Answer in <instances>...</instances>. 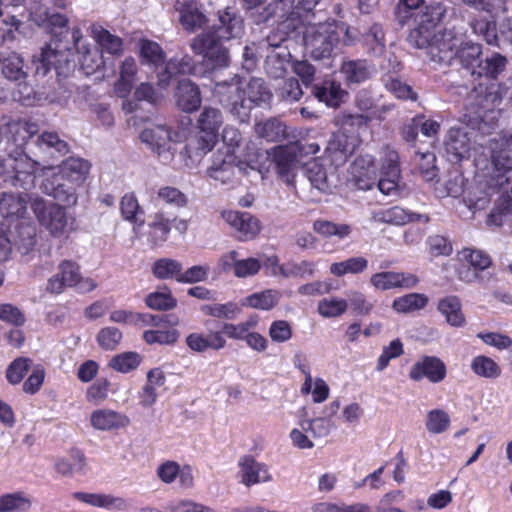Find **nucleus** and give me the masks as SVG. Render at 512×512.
<instances>
[{
  "label": "nucleus",
  "mask_w": 512,
  "mask_h": 512,
  "mask_svg": "<svg viewBox=\"0 0 512 512\" xmlns=\"http://www.w3.org/2000/svg\"><path fill=\"white\" fill-rule=\"evenodd\" d=\"M337 43L338 22L335 20L310 25L305 30L304 44L314 59L330 57Z\"/></svg>",
  "instance_id": "0eeeda50"
},
{
  "label": "nucleus",
  "mask_w": 512,
  "mask_h": 512,
  "mask_svg": "<svg viewBox=\"0 0 512 512\" xmlns=\"http://www.w3.org/2000/svg\"><path fill=\"white\" fill-rule=\"evenodd\" d=\"M90 170V163L81 158H68L58 167L64 177L79 186L87 177Z\"/></svg>",
  "instance_id": "ea45409f"
},
{
  "label": "nucleus",
  "mask_w": 512,
  "mask_h": 512,
  "mask_svg": "<svg viewBox=\"0 0 512 512\" xmlns=\"http://www.w3.org/2000/svg\"><path fill=\"white\" fill-rule=\"evenodd\" d=\"M238 467L240 483L246 487L270 482L272 480L268 466L256 461L255 458L250 455L241 457L238 462Z\"/></svg>",
  "instance_id": "f3484780"
},
{
  "label": "nucleus",
  "mask_w": 512,
  "mask_h": 512,
  "mask_svg": "<svg viewBox=\"0 0 512 512\" xmlns=\"http://www.w3.org/2000/svg\"><path fill=\"white\" fill-rule=\"evenodd\" d=\"M76 186L60 172L46 175L40 184V190L47 196L68 206L77 202Z\"/></svg>",
  "instance_id": "f8f14e48"
},
{
  "label": "nucleus",
  "mask_w": 512,
  "mask_h": 512,
  "mask_svg": "<svg viewBox=\"0 0 512 512\" xmlns=\"http://www.w3.org/2000/svg\"><path fill=\"white\" fill-rule=\"evenodd\" d=\"M196 69L193 59L185 55L181 58H171L163 64V70L158 73V84L167 87L177 76L194 74Z\"/></svg>",
  "instance_id": "5701e85b"
},
{
  "label": "nucleus",
  "mask_w": 512,
  "mask_h": 512,
  "mask_svg": "<svg viewBox=\"0 0 512 512\" xmlns=\"http://www.w3.org/2000/svg\"><path fill=\"white\" fill-rule=\"evenodd\" d=\"M212 92L221 105L241 123L249 120L253 104L267 103L272 97L262 78L254 77L245 83L238 75L217 82Z\"/></svg>",
  "instance_id": "f257e3e1"
},
{
  "label": "nucleus",
  "mask_w": 512,
  "mask_h": 512,
  "mask_svg": "<svg viewBox=\"0 0 512 512\" xmlns=\"http://www.w3.org/2000/svg\"><path fill=\"white\" fill-rule=\"evenodd\" d=\"M182 264L172 258H161L154 262L152 266L153 275L161 280L180 278L182 273Z\"/></svg>",
  "instance_id": "3c124183"
},
{
  "label": "nucleus",
  "mask_w": 512,
  "mask_h": 512,
  "mask_svg": "<svg viewBox=\"0 0 512 512\" xmlns=\"http://www.w3.org/2000/svg\"><path fill=\"white\" fill-rule=\"evenodd\" d=\"M5 131L15 145L24 147L27 152L28 144L35 140L39 133V126L37 123L25 119L10 120L5 124Z\"/></svg>",
  "instance_id": "393cba45"
},
{
  "label": "nucleus",
  "mask_w": 512,
  "mask_h": 512,
  "mask_svg": "<svg viewBox=\"0 0 512 512\" xmlns=\"http://www.w3.org/2000/svg\"><path fill=\"white\" fill-rule=\"evenodd\" d=\"M320 0H299L292 13V32L315 17V8Z\"/></svg>",
  "instance_id": "8fccbe9b"
},
{
  "label": "nucleus",
  "mask_w": 512,
  "mask_h": 512,
  "mask_svg": "<svg viewBox=\"0 0 512 512\" xmlns=\"http://www.w3.org/2000/svg\"><path fill=\"white\" fill-rule=\"evenodd\" d=\"M13 175L12 186L21 188L25 191L32 189L35 186L34 172L37 167L36 157L30 156L26 151L18 157H13Z\"/></svg>",
  "instance_id": "a211bd4d"
},
{
  "label": "nucleus",
  "mask_w": 512,
  "mask_h": 512,
  "mask_svg": "<svg viewBox=\"0 0 512 512\" xmlns=\"http://www.w3.org/2000/svg\"><path fill=\"white\" fill-rule=\"evenodd\" d=\"M218 22L213 28L202 33H211L218 40H230L241 37L244 31L243 19L232 8L226 7L217 12Z\"/></svg>",
  "instance_id": "ddd939ff"
},
{
  "label": "nucleus",
  "mask_w": 512,
  "mask_h": 512,
  "mask_svg": "<svg viewBox=\"0 0 512 512\" xmlns=\"http://www.w3.org/2000/svg\"><path fill=\"white\" fill-rule=\"evenodd\" d=\"M357 146V139L349 136L343 131L334 133L329 139L325 156L334 166H341L347 162L354 153Z\"/></svg>",
  "instance_id": "2eb2a0df"
},
{
  "label": "nucleus",
  "mask_w": 512,
  "mask_h": 512,
  "mask_svg": "<svg viewBox=\"0 0 512 512\" xmlns=\"http://www.w3.org/2000/svg\"><path fill=\"white\" fill-rule=\"evenodd\" d=\"M374 69L366 60H345L340 72L348 85L360 84L371 78Z\"/></svg>",
  "instance_id": "2f4dec72"
},
{
  "label": "nucleus",
  "mask_w": 512,
  "mask_h": 512,
  "mask_svg": "<svg viewBox=\"0 0 512 512\" xmlns=\"http://www.w3.org/2000/svg\"><path fill=\"white\" fill-rule=\"evenodd\" d=\"M91 36L99 44L102 51L111 55H120L123 51V41L120 37L111 34L98 24L90 26Z\"/></svg>",
  "instance_id": "4c0bfd02"
},
{
  "label": "nucleus",
  "mask_w": 512,
  "mask_h": 512,
  "mask_svg": "<svg viewBox=\"0 0 512 512\" xmlns=\"http://www.w3.org/2000/svg\"><path fill=\"white\" fill-rule=\"evenodd\" d=\"M434 30L416 20V27L410 31L407 40L415 48L425 50L438 37Z\"/></svg>",
  "instance_id": "13d9d810"
},
{
  "label": "nucleus",
  "mask_w": 512,
  "mask_h": 512,
  "mask_svg": "<svg viewBox=\"0 0 512 512\" xmlns=\"http://www.w3.org/2000/svg\"><path fill=\"white\" fill-rule=\"evenodd\" d=\"M77 50L80 54L81 68L86 74H92L103 66V57L99 50L86 46L77 47Z\"/></svg>",
  "instance_id": "052dcab7"
},
{
  "label": "nucleus",
  "mask_w": 512,
  "mask_h": 512,
  "mask_svg": "<svg viewBox=\"0 0 512 512\" xmlns=\"http://www.w3.org/2000/svg\"><path fill=\"white\" fill-rule=\"evenodd\" d=\"M175 101L178 108L184 112L191 113L201 105V93L199 87L189 79H182L178 82Z\"/></svg>",
  "instance_id": "a878e982"
},
{
  "label": "nucleus",
  "mask_w": 512,
  "mask_h": 512,
  "mask_svg": "<svg viewBox=\"0 0 512 512\" xmlns=\"http://www.w3.org/2000/svg\"><path fill=\"white\" fill-rule=\"evenodd\" d=\"M90 423L96 430L109 431L126 427L130 420L126 415L114 410L98 409L92 412Z\"/></svg>",
  "instance_id": "c85d7f7f"
},
{
  "label": "nucleus",
  "mask_w": 512,
  "mask_h": 512,
  "mask_svg": "<svg viewBox=\"0 0 512 512\" xmlns=\"http://www.w3.org/2000/svg\"><path fill=\"white\" fill-rule=\"evenodd\" d=\"M281 298V293L277 290L268 289L247 296L243 300V305L260 310H270L277 305Z\"/></svg>",
  "instance_id": "a18cd8bd"
},
{
  "label": "nucleus",
  "mask_w": 512,
  "mask_h": 512,
  "mask_svg": "<svg viewBox=\"0 0 512 512\" xmlns=\"http://www.w3.org/2000/svg\"><path fill=\"white\" fill-rule=\"evenodd\" d=\"M314 96L321 102L330 107L340 105L346 92L341 88L340 84L335 82H325L322 86H316L313 89Z\"/></svg>",
  "instance_id": "de8ad7c7"
},
{
  "label": "nucleus",
  "mask_w": 512,
  "mask_h": 512,
  "mask_svg": "<svg viewBox=\"0 0 512 512\" xmlns=\"http://www.w3.org/2000/svg\"><path fill=\"white\" fill-rule=\"evenodd\" d=\"M69 152L67 142L60 138L57 132L43 131L38 133L27 147V153L36 157V163L42 169H49L53 163Z\"/></svg>",
  "instance_id": "423d86ee"
},
{
  "label": "nucleus",
  "mask_w": 512,
  "mask_h": 512,
  "mask_svg": "<svg viewBox=\"0 0 512 512\" xmlns=\"http://www.w3.org/2000/svg\"><path fill=\"white\" fill-rule=\"evenodd\" d=\"M190 49L196 55H202L214 68L229 65L228 50L211 33H200L190 41Z\"/></svg>",
  "instance_id": "9d476101"
},
{
  "label": "nucleus",
  "mask_w": 512,
  "mask_h": 512,
  "mask_svg": "<svg viewBox=\"0 0 512 512\" xmlns=\"http://www.w3.org/2000/svg\"><path fill=\"white\" fill-rule=\"evenodd\" d=\"M170 230V220L165 218L162 213H157L154 221L149 224L148 241L154 247L159 246L167 240Z\"/></svg>",
  "instance_id": "864d4df0"
},
{
  "label": "nucleus",
  "mask_w": 512,
  "mask_h": 512,
  "mask_svg": "<svg viewBox=\"0 0 512 512\" xmlns=\"http://www.w3.org/2000/svg\"><path fill=\"white\" fill-rule=\"evenodd\" d=\"M32 505L24 492H15L0 496V512H25Z\"/></svg>",
  "instance_id": "5fc2aeb1"
},
{
  "label": "nucleus",
  "mask_w": 512,
  "mask_h": 512,
  "mask_svg": "<svg viewBox=\"0 0 512 512\" xmlns=\"http://www.w3.org/2000/svg\"><path fill=\"white\" fill-rule=\"evenodd\" d=\"M37 19L35 20L39 25H44L46 27H50L51 31L54 33V30L59 28L62 29L60 32V36L67 37L69 32L66 28L68 23V18L64 14L60 13H51L47 9H39L36 12Z\"/></svg>",
  "instance_id": "4d7b16f0"
},
{
  "label": "nucleus",
  "mask_w": 512,
  "mask_h": 512,
  "mask_svg": "<svg viewBox=\"0 0 512 512\" xmlns=\"http://www.w3.org/2000/svg\"><path fill=\"white\" fill-rule=\"evenodd\" d=\"M471 138L464 129L451 128L445 140V150L451 161H460L469 155Z\"/></svg>",
  "instance_id": "bb28decb"
},
{
  "label": "nucleus",
  "mask_w": 512,
  "mask_h": 512,
  "mask_svg": "<svg viewBox=\"0 0 512 512\" xmlns=\"http://www.w3.org/2000/svg\"><path fill=\"white\" fill-rule=\"evenodd\" d=\"M313 230L325 238L335 236L338 239H344L351 234L352 227L345 223H335L328 220L318 219L313 223Z\"/></svg>",
  "instance_id": "09e8293b"
},
{
  "label": "nucleus",
  "mask_w": 512,
  "mask_h": 512,
  "mask_svg": "<svg viewBox=\"0 0 512 512\" xmlns=\"http://www.w3.org/2000/svg\"><path fill=\"white\" fill-rule=\"evenodd\" d=\"M428 303V297L420 293H410L396 298L393 301V309L399 313H410L420 310Z\"/></svg>",
  "instance_id": "6e6d98bb"
},
{
  "label": "nucleus",
  "mask_w": 512,
  "mask_h": 512,
  "mask_svg": "<svg viewBox=\"0 0 512 512\" xmlns=\"http://www.w3.org/2000/svg\"><path fill=\"white\" fill-rule=\"evenodd\" d=\"M254 131L258 137L270 142H280L288 137L287 126L278 118L257 122Z\"/></svg>",
  "instance_id": "f704fd0d"
},
{
  "label": "nucleus",
  "mask_w": 512,
  "mask_h": 512,
  "mask_svg": "<svg viewBox=\"0 0 512 512\" xmlns=\"http://www.w3.org/2000/svg\"><path fill=\"white\" fill-rule=\"evenodd\" d=\"M510 179L504 174H494L484 179H480L474 186L470 188L467 196L463 199L467 208L475 213L486 209L492 197L496 194H501L497 200L496 208L491 211L499 214L498 204L503 194H510L506 190V186L509 184Z\"/></svg>",
  "instance_id": "20e7f679"
},
{
  "label": "nucleus",
  "mask_w": 512,
  "mask_h": 512,
  "mask_svg": "<svg viewBox=\"0 0 512 512\" xmlns=\"http://www.w3.org/2000/svg\"><path fill=\"white\" fill-rule=\"evenodd\" d=\"M305 174L314 188L322 192L329 189L327 173L322 164L317 161L309 162L305 167Z\"/></svg>",
  "instance_id": "338daca9"
},
{
  "label": "nucleus",
  "mask_w": 512,
  "mask_h": 512,
  "mask_svg": "<svg viewBox=\"0 0 512 512\" xmlns=\"http://www.w3.org/2000/svg\"><path fill=\"white\" fill-rule=\"evenodd\" d=\"M217 140L199 132L190 138L185 146V154L194 161L200 160L206 153L212 150Z\"/></svg>",
  "instance_id": "49530a36"
},
{
  "label": "nucleus",
  "mask_w": 512,
  "mask_h": 512,
  "mask_svg": "<svg viewBox=\"0 0 512 512\" xmlns=\"http://www.w3.org/2000/svg\"><path fill=\"white\" fill-rule=\"evenodd\" d=\"M81 279L79 265L71 260H64L58 266V273L48 279L46 290L60 294L66 287H73Z\"/></svg>",
  "instance_id": "aec40b11"
},
{
  "label": "nucleus",
  "mask_w": 512,
  "mask_h": 512,
  "mask_svg": "<svg viewBox=\"0 0 512 512\" xmlns=\"http://www.w3.org/2000/svg\"><path fill=\"white\" fill-rule=\"evenodd\" d=\"M451 423L449 414L443 409H433L427 413L425 427L429 433L441 434Z\"/></svg>",
  "instance_id": "69168bd1"
},
{
  "label": "nucleus",
  "mask_w": 512,
  "mask_h": 512,
  "mask_svg": "<svg viewBox=\"0 0 512 512\" xmlns=\"http://www.w3.org/2000/svg\"><path fill=\"white\" fill-rule=\"evenodd\" d=\"M0 63H2V74L8 80L22 81L27 79L28 74L25 70L24 60L19 54L11 52L5 57L1 56Z\"/></svg>",
  "instance_id": "79ce46f5"
},
{
  "label": "nucleus",
  "mask_w": 512,
  "mask_h": 512,
  "mask_svg": "<svg viewBox=\"0 0 512 512\" xmlns=\"http://www.w3.org/2000/svg\"><path fill=\"white\" fill-rule=\"evenodd\" d=\"M141 141L165 164L171 162L175 155V141L171 129L166 125H153L140 134Z\"/></svg>",
  "instance_id": "1a4fd4ad"
},
{
  "label": "nucleus",
  "mask_w": 512,
  "mask_h": 512,
  "mask_svg": "<svg viewBox=\"0 0 512 512\" xmlns=\"http://www.w3.org/2000/svg\"><path fill=\"white\" fill-rule=\"evenodd\" d=\"M224 122L223 113L220 109L212 106H205L197 119V128L201 134L210 136L217 140L219 130Z\"/></svg>",
  "instance_id": "c756f323"
},
{
  "label": "nucleus",
  "mask_w": 512,
  "mask_h": 512,
  "mask_svg": "<svg viewBox=\"0 0 512 512\" xmlns=\"http://www.w3.org/2000/svg\"><path fill=\"white\" fill-rule=\"evenodd\" d=\"M368 267V261L362 256L351 257L345 261L333 263L330 266V272L336 276H343L347 273H361Z\"/></svg>",
  "instance_id": "0e129e2a"
},
{
  "label": "nucleus",
  "mask_w": 512,
  "mask_h": 512,
  "mask_svg": "<svg viewBox=\"0 0 512 512\" xmlns=\"http://www.w3.org/2000/svg\"><path fill=\"white\" fill-rule=\"evenodd\" d=\"M445 12L446 9L441 3H431L426 5L424 9L417 14L416 20H418L422 25L425 24L427 27L435 29L444 17Z\"/></svg>",
  "instance_id": "774afa93"
},
{
  "label": "nucleus",
  "mask_w": 512,
  "mask_h": 512,
  "mask_svg": "<svg viewBox=\"0 0 512 512\" xmlns=\"http://www.w3.org/2000/svg\"><path fill=\"white\" fill-rule=\"evenodd\" d=\"M140 58L143 63L155 68L163 66L166 61V54L162 47L152 40L141 39L138 42Z\"/></svg>",
  "instance_id": "37998d69"
},
{
  "label": "nucleus",
  "mask_w": 512,
  "mask_h": 512,
  "mask_svg": "<svg viewBox=\"0 0 512 512\" xmlns=\"http://www.w3.org/2000/svg\"><path fill=\"white\" fill-rule=\"evenodd\" d=\"M491 163L496 174H504L512 170V133H505L488 141Z\"/></svg>",
  "instance_id": "4468645a"
},
{
  "label": "nucleus",
  "mask_w": 512,
  "mask_h": 512,
  "mask_svg": "<svg viewBox=\"0 0 512 512\" xmlns=\"http://www.w3.org/2000/svg\"><path fill=\"white\" fill-rule=\"evenodd\" d=\"M429 60L437 65H449L455 58L454 45L451 39L438 36L425 49Z\"/></svg>",
  "instance_id": "7c9ffc66"
},
{
  "label": "nucleus",
  "mask_w": 512,
  "mask_h": 512,
  "mask_svg": "<svg viewBox=\"0 0 512 512\" xmlns=\"http://www.w3.org/2000/svg\"><path fill=\"white\" fill-rule=\"evenodd\" d=\"M455 58L458 59L464 69L471 76L488 77L495 79L506 67L507 59L499 53L482 59V47L480 44L465 42L455 51Z\"/></svg>",
  "instance_id": "f03ea898"
},
{
  "label": "nucleus",
  "mask_w": 512,
  "mask_h": 512,
  "mask_svg": "<svg viewBox=\"0 0 512 512\" xmlns=\"http://www.w3.org/2000/svg\"><path fill=\"white\" fill-rule=\"evenodd\" d=\"M272 159L279 175L290 184L294 178V170L298 166L295 149L288 146L276 147L273 149Z\"/></svg>",
  "instance_id": "cd10ccee"
},
{
  "label": "nucleus",
  "mask_w": 512,
  "mask_h": 512,
  "mask_svg": "<svg viewBox=\"0 0 512 512\" xmlns=\"http://www.w3.org/2000/svg\"><path fill=\"white\" fill-rule=\"evenodd\" d=\"M32 211L40 225L45 227L52 235L61 236L68 231L69 218L60 205L47 203L42 197L34 198Z\"/></svg>",
  "instance_id": "6e6552de"
},
{
  "label": "nucleus",
  "mask_w": 512,
  "mask_h": 512,
  "mask_svg": "<svg viewBox=\"0 0 512 512\" xmlns=\"http://www.w3.org/2000/svg\"><path fill=\"white\" fill-rule=\"evenodd\" d=\"M464 188V178L459 172H451L443 183H439L435 192L439 197H458Z\"/></svg>",
  "instance_id": "e2e57ef3"
},
{
  "label": "nucleus",
  "mask_w": 512,
  "mask_h": 512,
  "mask_svg": "<svg viewBox=\"0 0 512 512\" xmlns=\"http://www.w3.org/2000/svg\"><path fill=\"white\" fill-rule=\"evenodd\" d=\"M472 371L483 378L495 379L501 375V368L490 357L480 355L476 356L471 362Z\"/></svg>",
  "instance_id": "bf43d9fd"
},
{
  "label": "nucleus",
  "mask_w": 512,
  "mask_h": 512,
  "mask_svg": "<svg viewBox=\"0 0 512 512\" xmlns=\"http://www.w3.org/2000/svg\"><path fill=\"white\" fill-rule=\"evenodd\" d=\"M236 170H240V167L233 164L231 156H229V159H226L219 155L215 157L213 164L208 168V175L225 184L233 179Z\"/></svg>",
  "instance_id": "c03bdc74"
},
{
  "label": "nucleus",
  "mask_w": 512,
  "mask_h": 512,
  "mask_svg": "<svg viewBox=\"0 0 512 512\" xmlns=\"http://www.w3.org/2000/svg\"><path fill=\"white\" fill-rule=\"evenodd\" d=\"M314 273V264L310 261L303 260L299 263L290 261L283 264H274L272 266V274L274 276H282L284 278L312 276Z\"/></svg>",
  "instance_id": "a19ab883"
},
{
  "label": "nucleus",
  "mask_w": 512,
  "mask_h": 512,
  "mask_svg": "<svg viewBox=\"0 0 512 512\" xmlns=\"http://www.w3.org/2000/svg\"><path fill=\"white\" fill-rule=\"evenodd\" d=\"M222 218L238 232L240 241L254 239L260 232V222L247 212L224 211Z\"/></svg>",
  "instance_id": "6ab92c4d"
},
{
  "label": "nucleus",
  "mask_w": 512,
  "mask_h": 512,
  "mask_svg": "<svg viewBox=\"0 0 512 512\" xmlns=\"http://www.w3.org/2000/svg\"><path fill=\"white\" fill-rule=\"evenodd\" d=\"M35 72L38 75H46L51 67L58 74L68 72L73 66V52L69 46V42H63V39L55 37L46 48H43L38 56H34Z\"/></svg>",
  "instance_id": "39448f33"
},
{
  "label": "nucleus",
  "mask_w": 512,
  "mask_h": 512,
  "mask_svg": "<svg viewBox=\"0 0 512 512\" xmlns=\"http://www.w3.org/2000/svg\"><path fill=\"white\" fill-rule=\"evenodd\" d=\"M292 55L288 48L272 50L265 60V70L269 76L279 79L285 76L290 65Z\"/></svg>",
  "instance_id": "e433bc0d"
},
{
  "label": "nucleus",
  "mask_w": 512,
  "mask_h": 512,
  "mask_svg": "<svg viewBox=\"0 0 512 512\" xmlns=\"http://www.w3.org/2000/svg\"><path fill=\"white\" fill-rule=\"evenodd\" d=\"M36 244V228L30 224L18 226L7 235L0 231V258L6 259L14 246L22 255L28 254Z\"/></svg>",
  "instance_id": "9b49d317"
},
{
  "label": "nucleus",
  "mask_w": 512,
  "mask_h": 512,
  "mask_svg": "<svg viewBox=\"0 0 512 512\" xmlns=\"http://www.w3.org/2000/svg\"><path fill=\"white\" fill-rule=\"evenodd\" d=\"M437 310L445 317L446 322L453 327H462L465 316L461 309V302L456 296H447L439 300Z\"/></svg>",
  "instance_id": "58836bf2"
},
{
  "label": "nucleus",
  "mask_w": 512,
  "mask_h": 512,
  "mask_svg": "<svg viewBox=\"0 0 512 512\" xmlns=\"http://www.w3.org/2000/svg\"><path fill=\"white\" fill-rule=\"evenodd\" d=\"M399 179L398 154L393 150H388L382 164L378 188L383 194L392 195L397 192Z\"/></svg>",
  "instance_id": "4be33fe9"
},
{
  "label": "nucleus",
  "mask_w": 512,
  "mask_h": 512,
  "mask_svg": "<svg viewBox=\"0 0 512 512\" xmlns=\"http://www.w3.org/2000/svg\"><path fill=\"white\" fill-rule=\"evenodd\" d=\"M73 497L81 502L96 507L115 510H125L128 507L127 501L124 498L108 494L75 492L73 493Z\"/></svg>",
  "instance_id": "c9c22d12"
},
{
  "label": "nucleus",
  "mask_w": 512,
  "mask_h": 512,
  "mask_svg": "<svg viewBox=\"0 0 512 512\" xmlns=\"http://www.w3.org/2000/svg\"><path fill=\"white\" fill-rule=\"evenodd\" d=\"M374 222L386 223L392 225H405L414 220L424 219L428 221L427 216H421L414 213H409L401 207L395 206L388 209L374 211L371 216Z\"/></svg>",
  "instance_id": "473e14b6"
},
{
  "label": "nucleus",
  "mask_w": 512,
  "mask_h": 512,
  "mask_svg": "<svg viewBox=\"0 0 512 512\" xmlns=\"http://www.w3.org/2000/svg\"><path fill=\"white\" fill-rule=\"evenodd\" d=\"M294 0H272L259 14V21L267 22L276 19L279 27L286 34L292 32V13H294Z\"/></svg>",
  "instance_id": "412c9836"
},
{
  "label": "nucleus",
  "mask_w": 512,
  "mask_h": 512,
  "mask_svg": "<svg viewBox=\"0 0 512 512\" xmlns=\"http://www.w3.org/2000/svg\"><path fill=\"white\" fill-rule=\"evenodd\" d=\"M469 97L475 107L477 129L483 134H489L498 126L502 102L500 93L493 85L488 87L479 84L473 88Z\"/></svg>",
  "instance_id": "7ed1b4c3"
},
{
  "label": "nucleus",
  "mask_w": 512,
  "mask_h": 512,
  "mask_svg": "<svg viewBox=\"0 0 512 512\" xmlns=\"http://www.w3.org/2000/svg\"><path fill=\"white\" fill-rule=\"evenodd\" d=\"M300 427L312 437L323 438L330 434L334 428L333 422L327 417H317L314 419H301Z\"/></svg>",
  "instance_id": "680f3d73"
},
{
  "label": "nucleus",
  "mask_w": 512,
  "mask_h": 512,
  "mask_svg": "<svg viewBox=\"0 0 512 512\" xmlns=\"http://www.w3.org/2000/svg\"><path fill=\"white\" fill-rule=\"evenodd\" d=\"M370 283L376 289L389 290L393 288H412L417 285L418 278L411 273L393 271L380 272L371 276Z\"/></svg>",
  "instance_id": "b1692460"
},
{
  "label": "nucleus",
  "mask_w": 512,
  "mask_h": 512,
  "mask_svg": "<svg viewBox=\"0 0 512 512\" xmlns=\"http://www.w3.org/2000/svg\"><path fill=\"white\" fill-rule=\"evenodd\" d=\"M176 9L179 11V21L182 27L192 33L202 28L207 23L206 16L198 9L193 2H177Z\"/></svg>",
  "instance_id": "72a5a7b5"
},
{
  "label": "nucleus",
  "mask_w": 512,
  "mask_h": 512,
  "mask_svg": "<svg viewBox=\"0 0 512 512\" xmlns=\"http://www.w3.org/2000/svg\"><path fill=\"white\" fill-rule=\"evenodd\" d=\"M447 374L445 363L435 356H423L416 361L409 371V378L421 381L427 378L431 383L442 382Z\"/></svg>",
  "instance_id": "dca6fc26"
},
{
  "label": "nucleus",
  "mask_w": 512,
  "mask_h": 512,
  "mask_svg": "<svg viewBox=\"0 0 512 512\" xmlns=\"http://www.w3.org/2000/svg\"><path fill=\"white\" fill-rule=\"evenodd\" d=\"M34 198H41L37 194H29L26 192L13 193L10 192V200L8 207V218H23L27 214V206L32 209Z\"/></svg>",
  "instance_id": "603ef678"
}]
</instances>
